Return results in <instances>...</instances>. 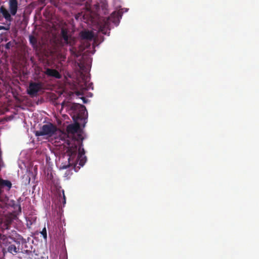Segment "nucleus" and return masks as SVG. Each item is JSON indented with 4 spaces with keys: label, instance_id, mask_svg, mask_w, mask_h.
Here are the masks:
<instances>
[{
    "label": "nucleus",
    "instance_id": "obj_20",
    "mask_svg": "<svg viewBox=\"0 0 259 259\" xmlns=\"http://www.w3.org/2000/svg\"><path fill=\"white\" fill-rule=\"evenodd\" d=\"M11 223V220H10L9 222V223Z\"/></svg>",
    "mask_w": 259,
    "mask_h": 259
},
{
    "label": "nucleus",
    "instance_id": "obj_14",
    "mask_svg": "<svg viewBox=\"0 0 259 259\" xmlns=\"http://www.w3.org/2000/svg\"><path fill=\"white\" fill-rule=\"evenodd\" d=\"M14 45V42L9 41L6 44L5 48L7 50H9L10 48L13 47Z\"/></svg>",
    "mask_w": 259,
    "mask_h": 259
},
{
    "label": "nucleus",
    "instance_id": "obj_16",
    "mask_svg": "<svg viewBox=\"0 0 259 259\" xmlns=\"http://www.w3.org/2000/svg\"><path fill=\"white\" fill-rule=\"evenodd\" d=\"M41 234H42L43 237L45 239H46L47 237V230L46 228L45 227L42 229V231L41 232Z\"/></svg>",
    "mask_w": 259,
    "mask_h": 259
},
{
    "label": "nucleus",
    "instance_id": "obj_4",
    "mask_svg": "<svg viewBox=\"0 0 259 259\" xmlns=\"http://www.w3.org/2000/svg\"><path fill=\"white\" fill-rule=\"evenodd\" d=\"M121 15L120 13L118 12H113L107 20L106 22L105 23L103 26H100V31L104 34H106L107 33V31L108 30L107 29L108 27V21L112 22L113 23L116 24L118 23L119 22V19L121 18Z\"/></svg>",
    "mask_w": 259,
    "mask_h": 259
},
{
    "label": "nucleus",
    "instance_id": "obj_15",
    "mask_svg": "<svg viewBox=\"0 0 259 259\" xmlns=\"http://www.w3.org/2000/svg\"><path fill=\"white\" fill-rule=\"evenodd\" d=\"M22 252H26L28 255L29 257L31 259V257L33 256V253L32 251L29 250H24V251H22Z\"/></svg>",
    "mask_w": 259,
    "mask_h": 259
},
{
    "label": "nucleus",
    "instance_id": "obj_6",
    "mask_svg": "<svg viewBox=\"0 0 259 259\" xmlns=\"http://www.w3.org/2000/svg\"><path fill=\"white\" fill-rule=\"evenodd\" d=\"M42 88L41 82H30L27 90L28 94L30 96L36 95L38 92Z\"/></svg>",
    "mask_w": 259,
    "mask_h": 259
},
{
    "label": "nucleus",
    "instance_id": "obj_8",
    "mask_svg": "<svg viewBox=\"0 0 259 259\" xmlns=\"http://www.w3.org/2000/svg\"><path fill=\"white\" fill-rule=\"evenodd\" d=\"M9 8L12 15L15 16L18 10L17 0H10L9 2Z\"/></svg>",
    "mask_w": 259,
    "mask_h": 259
},
{
    "label": "nucleus",
    "instance_id": "obj_13",
    "mask_svg": "<svg viewBox=\"0 0 259 259\" xmlns=\"http://www.w3.org/2000/svg\"><path fill=\"white\" fill-rule=\"evenodd\" d=\"M29 38L30 43L33 47H36L37 45V39L33 35H30Z\"/></svg>",
    "mask_w": 259,
    "mask_h": 259
},
{
    "label": "nucleus",
    "instance_id": "obj_7",
    "mask_svg": "<svg viewBox=\"0 0 259 259\" xmlns=\"http://www.w3.org/2000/svg\"><path fill=\"white\" fill-rule=\"evenodd\" d=\"M44 73L49 77H54L57 79H60L62 77L61 74L56 69L47 68L45 69Z\"/></svg>",
    "mask_w": 259,
    "mask_h": 259
},
{
    "label": "nucleus",
    "instance_id": "obj_10",
    "mask_svg": "<svg viewBox=\"0 0 259 259\" xmlns=\"http://www.w3.org/2000/svg\"><path fill=\"white\" fill-rule=\"evenodd\" d=\"M80 36L82 39L92 40L94 37V34L92 31H82L80 33Z\"/></svg>",
    "mask_w": 259,
    "mask_h": 259
},
{
    "label": "nucleus",
    "instance_id": "obj_3",
    "mask_svg": "<svg viewBox=\"0 0 259 259\" xmlns=\"http://www.w3.org/2000/svg\"><path fill=\"white\" fill-rule=\"evenodd\" d=\"M59 131V129L56 125L49 123L43 125L39 131H36L35 136L37 137L47 136L51 137L56 134L57 132Z\"/></svg>",
    "mask_w": 259,
    "mask_h": 259
},
{
    "label": "nucleus",
    "instance_id": "obj_1",
    "mask_svg": "<svg viewBox=\"0 0 259 259\" xmlns=\"http://www.w3.org/2000/svg\"><path fill=\"white\" fill-rule=\"evenodd\" d=\"M79 129V124L78 123L71 124L67 126V132L68 134L74 135ZM66 143L68 145L66 153L64 158L67 157L68 160L67 164L62 163L61 168L66 169L70 166L76 164V162L79 161V164L83 166L86 162L87 157L84 156L85 151L83 148L81 149L82 146L83 137L81 134H78L77 137L74 135L71 139L68 137Z\"/></svg>",
    "mask_w": 259,
    "mask_h": 259
},
{
    "label": "nucleus",
    "instance_id": "obj_2",
    "mask_svg": "<svg viewBox=\"0 0 259 259\" xmlns=\"http://www.w3.org/2000/svg\"><path fill=\"white\" fill-rule=\"evenodd\" d=\"M2 243L6 246H8L7 250L10 253L13 255L16 254L20 252V242L15 240L11 236H4L3 238Z\"/></svg>",
    "mask_w": 259,
    "mask_h": 259
},
{
    "label": "nucleus",
    "instance_id": "obj_12",
    "mask_svg": "<svg viewBox=\"0 0 259 259\" xmlns=\"http://www.w3.org/2000/svg\"><path fill=\"white\" fill-rule=\"evenodd\" d=\"M59 197V201L62 202L63 205L66 204V197L64 194V190H59L58 192Z\"/></svg>",
    "mask_w": 259,
    "mask_h": 259
},
{
    "label": "nucleus",
    "instance_id": "obj_18",
    "mask_svg": "<svg viewBox=\"0 0 259 259\" xmlns=\"http://www.w3.org/2000/svg\"><path fill=\"white\" fill-rule=\"evenodd\" d=\"M9 29H10L9 26H8L7 27H5V26H0V30H8Z\"/></svg>",
    "mask_w": 259,
    "mask_h": 259
},
{
    "label": "nucleus",
    "instance_id": "obj_9",
    "mask_svg": "<svg viewBox=\"0 0 259 259\" xmlns=\"http://www.w3.org/2000/svg\"><path fill=\"white\" fill-rule=\"evenodd\" d=\"M61 36L64 40L66 44L72 46L73 45L74 40L71 38L69 39V36L68 34V32L66 29H62L61 32Z\"/></svg>",
    "mask_w": 259,
    "mask_h": 259
},
{
    "label": "nucleus",
    "instance_id": "obj_21",
    "mask_svg": "<svg viewBox=\"0 0 259 259\" xmlns=\"http://www.w3.org/2000/svg\"><path fill=\"white\" fill-rule=\"evenodd\" d=\"M0 259H2V257L0 256Z\"/></svg>",
    "mask_w": 259,
    "mask_h": 259
},
{
    "label": "nucleus",
    "instance_id": "obj_11",
    "mask_svg": "<svg viewBox=\"0 0 259 259\" xmlns=\"http://www.w3.org/2000/svg\"><path fill=\"white\" fill-rule=\"evenodd\" d=\"M0 13L2 14L3 16L7 21L11 22L12 21L13 18L11 16V13H10L8 10L3 6L0 8Z\"/></svg>",
    "mask_w": 259,
    "mask_h": 259
},
{
    "label": "nucleus",
    "instance_id": "obj_5",
    "mask_svg": "<svg viewBox=\"0 0 259 259\" xmlns=\"http://www.w3.org/2000/svg\"><path fill=\"white\" fill-rule=\"evenodd\" d=\"M71 109L73 111L74 116H76L78 119L83 118L85 112H87L85 107L78 103H73Z\"/></svg>",
    "mask_w": 259,
    "mask_h": 259
},
{
    "label": "nucleus",
    "instance_id": "obj_17",
    "mask_svg": "<svg viewBox=\"0 0 259 259\" xmlns=\"http://www.w3.org/2000/svg\"><path fill=\"white\" fill-rule=\"evenodd\" d=\"M70 51L71 52V53L72 55H74L77 56V55L76 54V49L75 48L71 47V48L70 49Z\"/></svg>",
    "mask_w": 259,
    "mask_h": 259
},
{
    "label": "nucleus",
    "instance_id": "obj_19",
    "mask_svg": "<svg viewBox=\"0 0 259 259\" xmlns=\"http://www.w3.org/2000/svg\"><path fill=\"white\" fill-rule=\"evenodd\" d=\"M82 99L83 102L84 103H85L87 102V99L84 97H82Z\"/></svg>",
    "mask_w": 259,
    "mask_h": 259
}]
</instances>
